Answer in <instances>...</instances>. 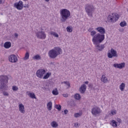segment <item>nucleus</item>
<instances>
[{
	"instance_id": "nucleus-1",
	"label": "nucleus",
	"mask_w": 128,
	"mask_h": 128,
	"mask_svg": "<svg viewBox=\"0 0 128 128\" xmlns=\"http://www.w3.org/2000/svg\"><path fill=\"white\" fill-rule=\"evenodd\" d=\"M60 54H62V48L58 46L54 47L48 52V56L50 58H56Z\"/></svg>"
},
{
	"instance_id": "nucleus-2",
	"label": "nucleus",
	"mask_w": 128,
	"mask_h": 128,
	"mask_svg": "<svg viewBox=\"0 0 128 128\" xmlns=\"http://www.w3.org/2000/svg\"><path fill=\"white\" fill-rule=\"evenodd\" d=\"M104 40V34H102L100 33L96 34L92 38V42L94 44H100Z\"/></svg>"
},
{
	"instance_id": "nucleus-3",
	"label": "nucleus",
	"mask_w": 128,
	"mask_h": 128,
	"mask_svg": "<svg viewBox=\"0 0 128 128\" xmlns=\"http://www.w3.org/2000/svg\"><path fill=\"white\" fill-rule=\"evenodd\" d=\"M60 14L62 17L61 21L64 22L70 16V12L67 9H62L60 10Z\"/></svg>"
},
{
	"instance_id": "nucleus-4",
	"label": "nucleus",
	"mask_w": 128,
	"mask_h": 128,
	"mask_svg": "<svg viewBox=\"0 0 128 128\" xmlns=\"http://www.w3.org/2000/svg\"><path fill=\"white\" fill-rule=\"evenodd\" d=\"M8 82V77L7 76H2L0 79V90H7L8 86L6 84Z\"/></svg>"
},
{
	"instance_id": "nucleus-5",
	"label": "nucleus",
	"mask_w": 128,
	"mask_h": 128,
	"mask_svg": "<svg viewBox=\"0 0 128 128\" xmlns=\"http://www.w3.org/2000/svg\"><path fill=\"white\" fill-rule=\"evenodd\" d=\"M85 10L88 16H92V12H94V6L90 4H86L85 6Z\"/></svg>"
},
{
	"instance_id": "nucleus-6",
	"label": "nucleus",
	"mask_w": 128,
	"mask_h": 128,
	"mask_svg": "<svg viewBox=\"0 0 128 128\" xmlns=\"http://www.w3.org/2000/svg\"><path fill=\"white\" fill-rule=\"evenodd\" d=\"M108 56L109 58H112L114 57L118 58V53L116 50L112 48L110 50V52H109L108 53Z\"/></svg>"
},
{
	"instance_id": "nucleus-7",
	"label": "nucleus",
	"mask_w": 128,
	"mask_h": 128,
	"mask_svg": "<svg viewBox=\"0 0 128 128\" xmlns=\"http://www.w3.org/2000/svg\"><path fill=\"white\" fill-rule=\"evenodd\" d=\"M36 36L38 38H40V40H44L46 38V33L43 31H38L36 32Z\"/></svg>"
},
{
	"instance_id": "nucleus-8",
	"label": "nucleus",
	"mask_w": 128,
	"mask_h": 128,
	"mask_svg": "<svg viewBox=\"0 0 128 128\" xmlns=\"http://www.w3.org/2000/svg\"><path fill=\"white\" fill-rule=\"evenodd\" d=\"M100 112H102V110L98 106H94L92 110V114L94 116H96V114H100Z\"/></svg>"
},
{
	"instance_id": "nucleus-9",
	"label": "nucleus",
	"mask_w": 128,
	"mask_h": 128,
	"mask_svg": "<svg viewBox=\"0 0 128 128\" xmlns=\"http://www.w3.org/2000/svg\"><path fill=\"white\" fill-rule=\"evenodd\" d=\"M14 6L16 8L17 10H20L24 8V2L22 1H19L18 2H15L14 4Z\"/></svg>"
},
{
	"instance_id": "nucleus-10",
	"label": "nucleus",
	"mask_w": 128,
	"mask_h": 128,
	"mask_svg": "<svg viewBox=\"0 0 128 128\" xmlns=\"http://www.w3.org/2000/svg\"><path fill=\"white\" fill-rule=\"evenodd\" d=\"M46 74V70L41 69L38 70L36 72V75L38 78H42V76H44V74Z\"/></svg>"
},
{
	"instance_id": "nucleus-11",
	"label": "nucleus",
	"mask_w": 128,
	"mask_h": 128,
	"mask_svg": "<svg viewBox=\"0 0 128 128\" xmlns=\"http://www.w3.org/2000/svg\"><path fill=\"white\" fill-rule=\"evenodd\" d=\"M8 60L10 62H18V57L14 54H11L9 56Z\"/></svg>"
},
{
	"instance_id": "nucleus-12",
	"label": "nucleus",
	"mask_w": 128,
	"mask_h": 128,
	"mask_svg": "<svg viewBox=\"0 0 128 128\" xmlns=\"http://www.w3.org/2000/svg\"><path fill=\"white\" fill-rule=\"evenodd\" d=\"M100 43H96V44H94L95 46V48L98 50L99 52H102L104 48V45L100 44Z\"/></svg>"
},
{
	"instance_id": "nucleus-13",
	"label": "nucleus",
	"mask_w": 128,
	"mask_h": 128,
	"mask_svg": "<svg viewBox=\"0 0 128 128\" xmlns=\"http://www.w3.org/2000/svg\"><path fill=\"white\" fill-rule=\"evenodd\" d=\"M126 66V63L125 62H123V63H121V64H114L113 66H114V68H124Z\"/></svg>"
},
{
	"instance_id": "nucleus-14",
	"label": "nucleus",
	"mask_w": 128,
	"mask_h": 128,
	"mask_svg": "<svg viewBox=\"0 0 128 128\" xmlns=\"http://www.w3.org/2000/svg\"><path fill=\"white\" fill-rule=\"evenodd\" d=\"M96 30L100 34H106V29L102 27H98Z\"/></svg>"
},
{
	"instance_id": "nucleus-15",
	"label": "nucleus",
	"mask_w": 128,
	"mask_h": 128,
	"mask_svg": "<svg viewBox=\"0 0 128 128\" xmlns=\"http://www.w3.org/2000/svg\"><path fill=\"white\" fill-rule=\"evenodd\" d=\"M86 90V86L83 84L80 88V92L81 94H84Z\"/></svg>"
},
{
	"instance_id": "nucleus-16",
	"label": "nucleus",
	"mask_w": 128,
	"mask_h": 128,
	"mask_svg": "<svg viewBox=\"0 0 128 128\" xmlns=\"http://www.w3.org/2000/svg\"><path fill=\"white\" fill-rule=\"evenodd\" d=\"M111 16L112 17L113 22H116L118 20V16L116 14H112Z\"/></svg>"
},
{
	"instance_id": "nucleus-17",
	"label": "nucleus",
	"mask_w": 128,
	"mask_h": 128,
	"mask_svg": "<svg viewBox=\"0 0 128 128\" xmlns=\"http://www.w3.org/2000/svg\"><path fill=\"white\" fill-rule=\"evenodd\" d=\"M19 110L22 114H24V106L20 104H19Z\"/></svg>"
},
{
	"instance_id": "nucleus-18",
	"label": "nucleus",
	"mask_w": 128,
	"mask_h": 128,
	"mask_svg": "<svg viewBox=\"0 0 128 128\" xmlns=\"http://www.w3.org/2000/svg\"><path fill=\"white\" fill-rule=\"evenodd\" d=\"M12 46V43L10 42H6L4 44V48H10Z\"/></svg>"
},
{
	"instance_id": "nucleus-19",
	"label": "nucleus",
	"mask_w": 128,
	"mask_h": 128,
	"mask_svg": "<svg viewBox=\"0 0 128 128\" xmlns=\"http://www.w3.org/2000/svg\"><path fill=\"white\" fill-rule=\"evenodd\" d=\"M101 81L104 84H106V82H108V78H106L105 75H102L101 78Z\"/></svg>"
},
{
	"instance_id": "nucleus-20",
	"label": "nucleus",
	"mask_w": 128,
	"mask_h": 128,
	"mask_svg": "<svg viewBox=\"0 0 128 128\" xmlns=\"http://www.w3.org/2000/svg\"><path fill=\"white\" fill-rule=\"evenodd\" d=\"M47 108L48 110H52V102H50L48 103Z\"/></svg>"
},
{
	"instance_id": "nucleus-21",
	"label": "nucleus",
	"mask_w": 128,
	"mask_h": 128,
	"mask_svg": "<svg viewBox=\"0 0 128 128\" xmlns=\"http://www.w3.org/2000/svg\"><path fill=\"white\" fill-rule=\"evenodd\" d=\"M50 124L52 128H58V124L56 121H53Z\"/></svg>"
},
{
	"instance_id": "nucleus-22",
	"label": "nucleus",
	"mask_w": 128,
	"mask_h": 128,
	"mask_svg": "<svg viewBox=\"0 0 128 128\" xmlns=\"http://www.w3.org/2000/svg\"><path fill=\"white\" fill-rule=\"evenodd\" d=\"M110 124L114 128H116V126H118V122H116L114 120H112Z\"/></svg>"
},
{
	"instance_id": "nucleus-23",
	"label": "nucleus",
	"mask_w": 128,
	"mask_h": 128,
	"mask_svg": "<svg viewBox=\"0 0 128 128\" xmlns=\"http://www.w3.org/2000/svg\"><path fill=\"white\" fill-rule=\"evenodd\" d=\"M124 88H126V84L124 83H122L120 86V90L122 92H124Z\"/></svg>"
},
{
	"instance_id": "nucleus-24",
	"label": "nucleus",
	"mask_w": 128,
	"mask_h": 128,
	"mask_svg": "<svg viewBox=\"0 0 128 128\" xmlns=\"http://www.w3.org/2000/svg\"><path fill=\"white\" fill-rule=\"evenodd\" d=\"M33 60H42V57L40 56L38 54H36L32 58Z\"/></svg>"
},
{
	"instance_id": "nucleus-25",
	"label": "nucleus",
	"mask_w": 128,
	"mask_h": 128,
	"mask_svg": "<svg viewBox=\"0 0 128 128\" xmlns=\"http://www.w3.org/2000/svg\"><path fill=\"white\" fill-rule=\"evenodd\" d=\"M28 96L30 98H31L36 99V94H34V93H29V94H28Z\"/></svg>"
},
{
	"instance_id": "nucleus-26",
	"label": "nucleus",
	"mask_w": 128,
	"mask_h": 128,
	"mask_svg": "<svg viewBox=\"0 0 128 128\" xmlns=\"http://www.w3.org/2000/svg\"><path fill=\"white\" fill-rule=\"evenodd\" d=\"M108 20L109 22H114L112 15H109L108 17Z\"/></svg>"
},
{
	"instance_id": "nucleus-27",
	"label": "nucleus",
	"mask_w": 128,
	"mask_h": 128,
	"mask_svg": "<svg viewBox=\"0 0 128 128\" xmlns=\"http://www.w3.org/2000/svg\"><path fill=\"white\" fill-rule=\"evenodd\" d=\"M52 74L51 73H48V72L43 77V78L44 80H46L50 78V76H51Z\"/></svg>"
},
{
	"instance_id": "nucleus-28",
	"label": "nucleus",
	"mask_w": 128,
	"mask_h": 128,
	"mask_svg": "<svg viewBox=\"0 0 128 128\" xmlns=\"http://www.w3.org/2000/svg\"><path fill=\"white\" fill-rule=\"evenodd\" d=\"M52 94L54 96H58V89H56L55 90H53L52 91Z\"/></svg>"
},
{
	"instance_id": "nucleus-29",
	"label": "nucleus",
	"mask_w": 128,
	"mask_h": 128,
	"mask_svg": "<svg viewBox=\"0 0 128 128\" xmlns=\"http://www.w3.org/2000/svg\"><path fill=\"white\" fill-rule=\"evenodd\" d=\"M55 108L59 111L62 110V106L60 104H56Z\"/></svg>"
},
{
	"instance_id": "nucleus-30",
	"label": "nucleus",
	"mask_w": 128,
	"mask_h": 128,
	"mask_svg": "<svg viewBox=\"0 0 128 128\" xmlns=\"http://www.w3.org/2000/svg\"><path fill=\"white\" fill-rule=\"evenodd\" d=\"M120 26L122 28H124V26H126V21L122 22L120 23Z\"/></svg>"
},
{
	"instance_id": "nucleus-31",
	"label": "nucleus",
	"mask_w": 128,
	"mask_h": 128,
	"mask_svg": "<svg viewBox=\"0 0 128 128\" xmlns=\"http://www.w3.org/2000/svg\"><path fill=\"white\" fill-rule=\"evenodd\" d=\"M50 34L54 36H55V38H58V34H56V32H51Z\"/></svg>"
},
{
	"instance_id": "nucleus-32",
	"label": "nucleus",
	"mask_w": 128,
	"mask_h": 128,
	"mask_svg": "<svg viewBox=\"0 0 128 128\" xmlns=\"http://www.w3.org/2000/svg\"><path fill=\"white\" fill-rule=\"evenodd\" d=\"M74 98H76V100H80V95L78 94H75L74 96Z\"/></svg>"
},
{
	"instance_id": "nucleus-33",
	"label": "nucleus",
	"mask_w": 128,
	"mask_h": 128,
	"mask_svg": "<svg viewBox=\"0 0 128 128\" xmlns=\"http://www.w3.org/2000/svg\"><path fill=\"white\" fill-rule=\"evenodd\" d=\"M29 58H30V53L28 52H26L25 54L24 60H28Z\"/></svg>"
},
{
	"instance_id": "nucleus-34",
	"label": "nucleus",
	"mask_w": 128,
	"mask_h": 128,
	"mask_svg": "<svg viewBox=\"0 0 128 128\" xmlns=\"http://www.w3.org/2000/svg\"><path fill=\"white\" fill-rule=\"evenodd\" d=\"M62 84H66V86H68V88H70V84L68 82H62Z\"/></svg>"
},
{
	"instance_id": "nucleus-35",
	"label": "nucleus",
	"mask_w": 128,
	"mask_h": 128,
	"mask_svg": "<svg viewBox=\"0 0 128 128\" xmlns=\"http://www.w3.org/2000/svg\"><path fill=\"white\" fill-rule=\"evenodd\" d=\"M66 30L68 32H72V28L70 26H68Z\"/></svg>"
},
{
	"instance_id": "nucleus-36",
	"label": "nucleus",
	"mask_w": 128,
	"mask_h": 128,
	"mask_svg": "<svg viewBox=\"0 0 128 128\" xmlns=\"http://www.w3.org/2000/svg\"><path fill=\"white\" fill-rule=\"evenodd\" d=\"M80 116H82V114L80 113H76L74 114L75 118H80Z\"/></svg>"
},
{
	"instance_id": "nucleus-37",
	"label": "nucleus",
	"mask_w": 128,
	"mask_h": 128,
	"mask_svg": "<svg viewBox=\"0 0 128 128\" xmlns=\"http://www.w3.org/2000/svg\"><path fill=\"white\" fill-rule=\"evenodd\" d=\"M111 112V116H114V114H116V110H112L110 111Z\"/></svg>"
},
{
	"instance_id": "nucleus-38",
	"label": "nucleus",
	"mask_w": 128,
	"mask_h": 128,
	"mask_svg": "<svg viewBox=\"0 0 128 128\" xmlns=\"http://www.w3.org/2000/svg\"><path fill=\"white\" fill-rule=\"evenodd\" d=\"M96 34V32L94 30H92L90 32V35L92 36H94V35Z\"/></svg>"
},
{
	"instance_id": "nucleus-39",
	"label": "nucleus",
	"mask_w": 128,
	"mask_h": 128,
	"mask_svg": "<svg viewBox=\"0 0 128 128\" xmlns=\"http://www.w3.org/2000/svg\"><path fill=\"white\" fill-rule=\"evenodd\" d=\"M12 89L13 90L16 91L18 90V88L17 86H13Z\"/></svg>"
},
{
	"instance_id": "nucleus-40",
	"label": "nucleus",
	"mask_w": 128,
	"mask_h": 128,
	"mask_svg": "<svg viewBox=\"0 0 128 128\" xmlns=\"http://www.w3.org/2000/svg\"><path fill=\"white\" fill-rule=\"evenodd\" d=\"M62 96L64 98H68V94H62Z\"/></svg>"
},
{
	"instance_id": "nucleus-41",
	"label": "nucleus",
	"mask_w": 128,
	"mask_h": 128,
	"mask_svg": "<svg viewBox=\"0 0 128 128\" xmlns=\"http://www.w3.org/2000/svg\"><path fill=\"white\" fill-rule=\"evenodd\" d=\"M4 96H8V92H4Z\"/></svg>"
},
{
	"instance_id": "nucleus-42",
	"label": "nucleus",
	"mask_w": 128,
	"mask_h": 128,
	"mask_svg": "<svg viewBox=\"0 0 128 128\" xmlns=\"http://www.w3.org/2000/svg\"><path fill=\"white\" fill-rule=\"evenodd\" d=\"M64 112L65 114H68V110H64Z\"/></svg>"
},
{
	"instance_id": "nucleus-43",
	"label": "nucleus",
	"mask_w": 128,
	"mask_h": 128,
	"mask_svg": "<svg viewBox=\"0 0 128 128\" xmlns=\"http://www.w3.org/2000/svg\"><path fill=\"white\" fill-rule=\"evenodd\" d=\"M74 126L76 128H78V123H74Z\"/></svg>"
},
{
	"instance_id": "nucleus-44",
	"label": "nucleus",
	"mask_w": 128,
	"mask_h": 128,
	"mask_svg": "<svg viewBox=\"0 0 128 128\" xmlns=\"http://www.w3.org/2000/svg\"><path fill=\"white\" fill-rule=\"evenodd\" d=\"M14 36L16 38H18V33H15Z\"/></svg>"
},
{
	"instance_id": "nucleus-45",
	"label": "nucleus",
	"mask_w": 128,
	"mask_h": 128,
	"mask_svg": "<svg viewBox=\"0 0 128 128\" xmlns=\"http://www.w3.org/2000/svg\"><path fill=\"white\" fill-rule=\"evenodd\" d=\"M28 4H25L24 8H28Z\"/></svg>"
},
{
	"instance_id": "nucleus-46",
	"label": "nucleus",
	"mask_w": 128,
	"mask_h": 128,
	"mask_svg": "<svg viewBox=\"0 0 128 128\" xmlns=\"http://www.w3.org/2000/svg\"><path fill=\"white\" fill-rule=\"evenodd\" d=\"M72 106H76V103L74 102H72Z\"/></svg>"
},
{
	"instance_id": "nucleus-47",
	"label": "nucleus",
	"mask_w": 128,
	"mask_h": 128,
	"mask_svg": "<svg viewBox=\"0 0 128 128\" xmlns=\"http://www.w3.org/2000/svg\"><path fill=\"white\" fill-rule=\"evenodd\" d=\"M118 122L120 123V122H122V120H120V119H118Z\"/></svg>"
},
{
	"instance_id": "nucleus-48",
	"label": "nucleus",
	"mask_w": 128,
	"mask_h": 128,
	"mask_svg": "<svg viewBox=\"0 0 128 128\" xmlns=\"http://www.w3.org/2000/svg\"><path fill=\"white\" fill-rule=\"evenodd\" d=\"M84 84H88V81L85 82Z\"/></svg>"
},
{
	"instance_id": "nucleus-49",
	"label": "nucleus",
	"mask_w": 128,
	"mask_h": 128,
	"mask_svg": "<svg viewBox=\"0 0 128 128\" xmlns=\"http://www.w3.org/2000/svg\"><path fill=\"white\" fill-rule=\"evenodd\" d=\"M88 32H92V30L90 29V28L89 30H88Z\"/></svg>"
},
{
	"instance_id": "nucleus-50",
	"label": "nucleus",
	"mask_w": 128,
	"mask_h": 128,
	"mask_svg": "<svg viewBox=\"0 0 128 128\" xmlns=\"http://www.w3.org/2000/svg\"><path fill=\"white\" fill-rule=\"evenodd\" d=\"M2 4V0H0V4Z\"/></svg>"
},
{
	"instance_id": "nucleus-51",
	"label": "nucleus",
	"mask_w": 128,
	"mask_h": 128,
	"mask_svg": "<svg viewBox=\"0 0 128 128\" xmlns=\"http://www.w3.org/2000/svg\"><path fill=\"white\" fill-rule=\"evenodd\" d=\"M45 2H50V0H45Z\"/></svg>"
},
{
	"instance_id": "nucleus-52",
	"label": "nucleus",
	"mask_w": 128,
	"mask_h": 128,
	"mask_svg": "<svg viewBox=\"0 0 128 128\" xmlns=\"http://www.w3.org/2000/svg\"><path fill=\"white\" fill-rule=\"evenodd\" d=\"M24 0V2H26V0Z\"/></svg>"
},
{
	"instance_id": "nucleus-53",
	"label": "nucleus",
	"mask_w": 128,
	"mask_h": 128,
	"mask_svg": "<svg viewBox=\"0 0 128 128\" xmlns=\"http://www.w3.org/2000/svg\"><path fill=\"white\" fill-rule=\"evenodd\" d=\"M46 88L44 87V89Z\"/></svg>"
}]
</instances>
